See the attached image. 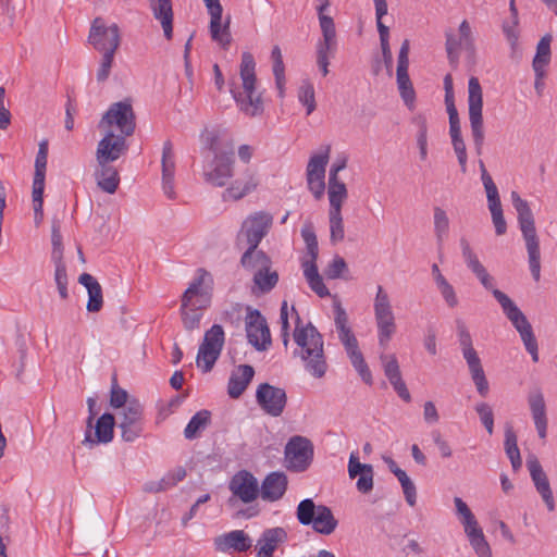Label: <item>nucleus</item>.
<instances>
[{
  "instance_id": "obj_6",
  "label": "nucleus",
  "mask_w": 557,
  "mask_h": 557,
  "mask_svg": "<svg viewBox=\"0 0 557 557\" xmlns=\"http://www.w3.org/2000/svg\"><path fill=\"white\" fill-rule=\"evenodd\" d=\"M373 311L379 345L385 349L396 332V322L389 296L381 285L376 287Z\"/></svg>"
},
{
  "instance_id": "obj_18",
  "label": "nucleus",
  "mask_w": 557,
  "mask_h": 557,
  "mask_svg": "<svg viewBox=\"0 0 557 557\" xmlns=\"http://www.w3.org/2000/svg\"><path fill=\"white\" fill-rule=\"evenodd\" d=\"M128 150L126 137L115 135L112 129H107L104 136L99 140L96 150L97 163H112Z\"/></svg>"
},
{
  "instance_id": "obj_62",
  "label": "nucleus",
  "mask_w": 557,
  "mask_h": 557,
  "mask_svg": "<svg viewBox=\"0 0 557 557\" xmlns=\"http://www.w3.org/2000/svg\"><path fill=\"white\" fill-rule=\"evenodd\" d=\"M449 119V135L451 141L463 140L457 108H447Z\"/></svg>"
},
{
  "instance_id": "obj_56",
  "label": "nucleus",
  "mask_w": 557,
  "mask_h": 557,
  "mask_svg": "<svg viewBox=\"0 0 557 557\" xmlns=\"http://www.w3.org/2000/svg\"><path fill=\"white\" fill-rule=\"evenodd\" d=\"M127 392L117 385L116 375L112 376V386L110 393V406L112 408H124L129 403Z\"/></svg>"
},
{
  "instance_id": "obj_64",
  "label": "nucleus",
  "mask_w": 557,
  "mask_h": 557,
  "mask_svg": "<svg viewBox=\"0 0 557 557\" xmlns=\"http://www.w3.org/2000/svg\"><path fill=\"white\" fill-rule=\"evenodd\" d=\"M491 214H492V221L495 226V233L497 235H504L507 232V223L504 219L502 205H498L496 207H488Z\"/></svg>"
},
{
  "instance_id": "obj_27",
  "label": "nucleus",
  "mask_w": 557,
  "mask_h": 557,
  "mask_svg": "<svg viewBox=\"0 0 557 557\" xmlns=\"http://www.w3.org/2000/svg\"><path fill=\"white\" fill-rule=\"evenodd\" d=\"M287 484V476L283 472H271L262 481L260 495L267 502H276L284 496Z\"/></svg>"
},
{
  "instance_id": "obj_4",
  "label": "nucleus",
  "mask_w": 557,
  "mask_h": 557,
  "mask_svg": "<svg viewBox=\"0 0 557 557\" xmlns=\"http://www.w3.org/2000/svg\"><path fill=\"white\" fill-rule=\"evenodd\" d=\"M510 197L512 206L518 214V222L522 236L525 240L530 271L534 281L539 282L541 277V253L534 216L528 201L522 199L517 191H511Z\"/></svg>"
},
{
  "instance_id": "obj_13",
  "label": "nucleus",
  "mask_w": 557,
  "mask_h": 557,
  "mask_svg": "<svg viewBox=\"0 0 557 557\" xmlns=\"http://www.w3.org/2000/svg\"><path fill=\"white\" fill-rule=\"evenodd\" d=\"M115 125L120 134L125 137L132 136L136 128L135 114L128 101H119L110 106L99 122V128H108Z\"/></svg>"
},
{
  "instance_id": "obj_7",
  "label": "nucleus",
  "mask_w": 557,
  "mask_h": 557,
  "mask_svg": "<svg viewBox=\"0 0 557 557\" xmlns=\"http://www.w3.org/2000/svg\"><path fill=\"white\" fill-rule=\"evenodd\" d=\"M468 106L471 135L478 156L482 154L484 145V127H483V96L480 82L472 76L468 83Z\"/></svg>"
},
{
  "instance_id": "obj_36",
  "label": "nucleus",
  "mask_w": 557,
  "mask_h": 557,
  "mask_svg": "<svg viewBox=\"0 0 557 557\" xmlns=\"http://www.w3.org/2000/svg\"><path fill=\"white\" fill-rule=\"evenodd\" d=\"M153 17L160 22L163 35L173 33V4L172 0H149Z\"/></svg>"
},
{
  "instance_id": "obj_15",
  "label": "nucleus",
  "mask_w": 557,
  "mask_h": 557,
  "mask_svg": "<svg viewBox=\"0 0 557 557\" xmlns=\"http://www.w3.org/2000/svg\"><path fill=\"white\" fill-rule=\"evenodd\" d=\"M48 158V143L41 141L35 160V174L33 180V203L35 220L38 223L42 219L45 177Z\"/></svg>"
},
{
  "instance_id": "obj_19",
  "label": "nucleus",
  "mask_w": 557,
  "mask_h": 557,
  "mask_svg": "<svg viewBox=\"0 0 557 557\" xmlns=\"http://www.w3.org/2000/svg\"><path fill=\"white\" fill-rule=\"evenodd\" d=\"M246 333L248 343L259 351L265 350L271 344V334L267 321L257 309H248Z\"/></svg>"
},
{
  "instance_id": "obj_54",
  "label": "nucleus",
  "mask_w": 557,
  "mask_h": 557,
  "mask_svg": "<svg viewBox=\"0 0 557 557\" xmlns=\"http://www.w3.org/2000/svg\"><path fill=\"white\" fill-rule=\"evenodd\" d=\"M454 503L457 515L460 517V522L463 525L465 531H468V529L479 525L474 515L472 513L468 505L460 497H455Z\"/></svg>"
},
{
  "instance_id": "obj_9",
  "label": "nucleus",
  "mask_w": 557,
  "mask_h": 557,
  "mask_svg": "<svg viewBox=\"0 0 557 557\" xmlns=\"http://www.w3.org/2000/svg\"><path fill=\"white\" fill-rule=\"evenodd\" d=\"M213 288L212 274L206 269L199 268L181 299H184V306L190 301L193 306L198 308H209L212 301Z\"/></svg>"
},
{
  "instance_id": "obj_52",
  "label": "nucleus",
  "mask_w": 557,
  "mask_h": 557,
  "mask_svg": "<svg viewBox=\"0 0 557 557\" xmlns=\"http://www.w3.org/2000/svg\"><path fill=\"white\" fill-rule=\"evenodd\" d=\"M298 100L306 107L307 115H310L315 110L314 87L310 82L306 81L300 85L298 89Z\"/></svg>"
},
{
  "instance_id": "obj_16",
  "label": "nucleus",
  "mask_w": 557,
  "mask_h": 557,
  "mask_svg": "<svg viewBox=\"0 0 557 557\" xmlns=\"http://www.w3.org/2000/svg\"><path fill=\"white\" fill-rule=\"evenodd\" d=\"M256 400L260 408L271 417H280L287 404L284 388L261 383L256 391Z\"/></svg>"
},
{
  "instance_id": "obj_33",
  "label": "nucleus",
  "mask_w": 557,
  "mask_h": 557,
  "mask_svg": "<svg viewBox=\"0 0 557 557\" xmlns=\"http://www.w3.org/2000/svg\"><path fill=\"white\" fill-rule=\"evenodd\" d=\"M337 37H322L315 45L317 65L323 76L329 74L330 60L333 59L337 51Z\"/></svg>"
},
{
  "instance_id": "obj_32",
  "label": "nucleus",
  "mask_w": 557,
  "mask_h": 557,
  "mask_svg": "<svg viewBox=\"0 0 557 557\" xmlns=\"http://www.w3.org/2000/svg\"><path fill=\"white\" fill-rule=\"evenodd\" d=\"M240 264L246 271L252 272L255 275L259 271L272 268V260L258 247L248 246L240 257Z\"/></svg>"
},
{
  "instance_id": "obj_17",
  "label": "nucleus",
  "mask_w": 557,
  "mask_h": 557,
  "mask_svg": "<svg viewBox=\"0 0 557 557\" xmlns=\"http://www.w3.org/2000/svg\"><path fill=\"white\" fill-rule=\"evenodd\" d=\"M228 490L233 495L228 499L231 505L234 503V498H238L244 504L252 503L260 494L258 480L247 470H240L232 476L228 482Z\"/></svg>"
},
{
  "instance_id": "obj_63",
  "label": "nucleus",
  "mask_w": 557,
  "mask_h": 557,
  "mask_svg": "<svg viewBox=\"0 0 557 557\" xmlns=\"http://www.w3.org/2000/svg\"><path fill=\"white\" fill-rule=\"evenodd\" d=\"M482 183H483L485 191H486L488 207H496L498 205H502L498 189H497L495 183L493 182L492 176L485 175Z\"/></svg>"
},
{
  "instance_id": "obj_14",
  "label": "nucleus",
  "mask_w": 557,
  "mask_h": 557,
  "mask_svg": "<svg viewBox=\"0 0 557 557\" xmlns=\"http://www.w3.org/2000/svg\"><path fill=\"white\" fill-rule=\"evenodd\" d=\"M273 224V216L267 211H257L249 214L243 222L238 233V240L244 238L248 246L258 247L268 235Z\"/></svg>"
},
{
  "instance_id": "obj_60",
  "label": "nucleus",
  "mask_w": 557,
  "mask_h": 557,
  "mask_svg": "<svg viewBox=\"0 0 557 557\" xmlns=\"http://www.w3.org/2000/svg\"><path fill=\"white\" fill-rule=\"evenodd\" d=\"M475 411L487 433L492 435L494 431V413L492 407L486 403H479L475 406Z\"/></svg>"
},
{
  "instance_id": "obj_46",
  "label": "nucleus",
  "mask_w": 557,
  "mask_h": 557,
  "mask_svg": "<svg viewBox=\"0 0 557 557\" xmlns=\"http://www.w3.org/2000/svg\"><path fill=\"white\" fill-rule=\"evenodd\" d=\"M327 195L330 200V211L342 212V205L344 200L347 198L346 185L339 180H329Z\"/></svg>"
},
{
  "instance_id": "obj_26",
  "label": "nucleus",
  "mask_w": 557,
  "mask_h": 557,
  "mask_svg": "<svg viewBox=\"0 0 557 557\" xmlns=\"http://www.w3.org/2000/svg\"><path fill=\"white\" fill-rule=\"evenodd\" d=\"M286 539L287 533L283 528L265 529L257 541L256 557H273L278 545L284 543Z\"/></svg>"
},
{
  "instance_id": "obj_53",
  "label": "nucleus",
  "mask_w": 557,
  "mask_h": 557,
  "mask_svg": "<svg viewBox=\"0 0 557 557\" xmlns=\"http://www.w3.org/2000/svg\"><path fill=\"white\" fill-rule=\"evenodd\" d=\"M208 12L211 16L210 33L211 35H220L222 29V7L219 0H203Z\"/></svg>"
},
{
  "instance_id": "obj_39",
  "label": "nucleus",
  "mask_w": 557,
  "mask_h": 557,
  "mask_svg": "<svg viewBox=\"0 0 557 557\" xmlns=\"http://www.w3.org/2000/svg\"><path fill=\"white\" fill-rule=\"evenodd\" d=\"M211 411L202 409L197 411L184 429V436L188 441L198 438L211 423Z\"/></svg>"
},
{
  "instance_id": "obj_30",
  "label": "nucleus",
  "mask_w": 557,
  "mask_h": 557,
  "mask_svg": "<svg viewBox=\"0 0 557 557\" xmlns=\"http://www.w3.org/2000/svg\"><path fill=\"white\" fill-rule=\"evenodd\" d=\"M259 185L256 173L246 171L244 177L235 180L224 191V199L239 200L251 194Z\"/></svg>"
},
{
  "instance_id": "obj_58",
  "label": "nucleus",
  "mask_w": 557,
  "mask_h": 557,
  "mask_svg": "<svg viewBox=\"0 0 557 557\" xmlns=\"http://www.w3.org/2000/svg\"><path fill=\"white\" fill-rule=\"evenodd\" d=\"M51 244H52L51 261L52 262L63 261L62 235L60 232V224L55 221L52 224Z\"/></svg>"
},
{
  "instance_id": "obj_55",
  "label": "nucleus",
  "mask_w": 557,
  "mask_h": 557,
  "mask_svg": "<svg viewBox=\"0 0 557 557\" xmlns=\"http://www.w3.org/2000/svg\"><path fill=\"white\" fill-rule=\"evenodd\" d=\"M54 264V282L62 299L69 298L67 290V273L64 261L53 262Z\"/></svg>"
},
{
  "instance_id": "obj_5",
  "label": "nucleus",
  "mask_w": 557,
  "mask_h": 557,
  "mask_svg": "<svg viewBox=\"0 0 557 557\" xmlns=\"http://www.w3.org/2000/svg\"><path fill=\"white\" fill-rule=\"evenodd\" d=\"M456 330L462 356L469 368L471 379L478 393L482 397H485L490 392V385L485 376L481 359L479 358L476 350L473 348L471 334L466 323L460 319L456 320Z\"/></svg>"
},
{
  "instance_id": "obj_2",
  "label": "nucleus",
  "mask_w": 557,
  "mask_h": 557,
  "mask_svg": "<svg viewBox=\"0 0 557 557\" xmlns=\"http://www.w3.org/2000/svg\"><path fill=\"white\" fill-rule=\"evenodd\" d=\"M292 310L296 314V325L293 337L298 346V349L294 351V356L300 357L307 372L315 379H321L327 371L323 336L311 322L302 324L294 307Z\"/></svg>"
},
{
  "instance_id": "obj_49",
  "label": "nucleus",
  "mask_w": 557,
  "mask_h": 557,
  "mask_svg": "<svg viewBox=\"0 0 557 557\" xmlns=\"http://www.w3.org/2000/svg\"><path fill=\"white\" fill-rule=\"evenodd\" d=\"M505 451L509 458L512 469L518 470L521 465L520 450L517 444V435L511 428H507L505 431Z\"/></svg>"
},
{
  "instance_id": "obj_35",
  "label": "nucleus",
  "mask_w": 557,
  "mask_h": 557,
  "mask_svg": "<svg viewBox=\"0 0 557 557\" xmlns=\"http://www.w3.org/2000/svg\"><path fill=\"white\" fill-rule=\"evenodd\" d=\"M95 177L99 188L108 194H114L120 184V174L111 163H98Z\"/></svg>"
},
{
  "instance_id": "obj_57",
  "label": "nucleus",
  "mask_w": 557,
  "mask_h": 557,
  "mask_svg": "<svg viewBox=\"0 0 557 557\" xmlns=\"http://www.w3.org/2000/svg\"><path fill=\"white\" fill-rule=\"evenodd\" d=\"M330 238L332 243H338L344 239V224L342 212L339 211H330Z\"/></svg>"
},
{
  "instance_id": "obj_45",
  "label": "nucleus",
  "mask_w": 557,
  "mask_h": 557,
  "mask_svg": "<svg viewBox=\"0 0 557 557\" xmlns=\"http://www.w3.org/2000/svg\"><path fill=\"white\" fill-rule=\"evenodd\" d=\"M271 59L273 61V75L275 78L276 89L278 97L283 98L285 95V66L283 62L282 52L278 46H274L271 52Z\"/></svg>"
},
{
  "instance_id": "obj_50",
  "label": "nucleus",
  "mask_w": 557,
  "mask_h": 557,
  "mask_svg": "<svg viewBox=\"0 0 557 557\" xmlns=\"http://www.w3.org/2000/svg\"><path fill=\"white\" fill-rule=\"evenodd\" d=\"M449 219L445 210L440 207L434 208V233L437 245L441 247L448 235Z\"/></svg>"
},
{
  "instance_id": "obj_47",
  "label": "nucleus",
  "mask_w": 557,
  "mask_h": 557,
  "mask_svg": "<svg viewBox=\"0 0 557 557\" xmlns=\"http://www.w3.org/2000/svg\"><path fill=\"white\" fill-rule=\"evenodd\" d=\"M330 148L324 153L313 154L307 165V180L325 178V168L329 162Z\"/></svg>"
},
{
  "instance_id": "obj_41",
  "label": "nucleus",
  "mask_w": 557,
  "mask_h": 557,
  "mask_svg": "<svg viewBox=\"0 0 557 557\" xmlns=\"http://www.w3.org/2000/svg\"><path fill=\"white\" fill-rule=\"evenodd\" d=\"M338 522L335 519L332 510L324 505H319L318 515L314 522L311 523L312 529L320 534L330 535L337 527Z\"/></svg>"
},
{
  "instance_id": "obj_11",
  "label": "nucleus",
  "mask_w": 557,
  "mask_h": 557,
  "mask_svg": "<svg viewBox=\"0 0 557 557\" xmlns=\"http://www.w3.org/2000/svg\"><path fill=\"white\" fill-rule=\"evenodd\" d=\"M144 407L135 398L117 413L116 425L121 430L122 440L125 442H134L144 432Z\"/></svg>"
},
{
  "instance_id": "obj_22",
  "label": "nucleus",
  "mask_w": 557,
  "mask_h": 557,
  "mask_svg": "<svg viewBox=\"0 0 557 557\" xmlns=\"http://www.w3.org/2000/svg\"><path fill=\"white\" fill-rule=\"evenodd\" d=\"M214 546L222 553H245L252 547V540L244 530H233L215 537Z\"/></svg>"
},
{
  "instance_id": "obj_44",
  "label": "nucleus",
  "mask_w": 557,
  "mask_h": 557,
  "mask_svg": "<svg viewBox=\"0 0 557 557\" xmlns=\"http://www.w3.org/2000/svg\"><path fill=\"white\" fill-rule=\"evenodd\" d=\"M465 533L469 539L470 545L479 557H492L490 544L487 543L480 525L468 529Z\"/></svg>"
},
{
  "instance_id": "obj_1",
  "label": "nucleus",
  "mask_w": 557,
  "mask_h": 557,
  "mask_svg": "<svg viewBox=\"0 0 557 557\" xmlns=\"http://www.w3.org/2000/svg\"><path fill=\"white\" fill-rule=\"evenodd\" d=\"M462 259L467 268L475 275L482 286L491 290L494 298L500 305L504 314L511 322L513 327L520 334L522 341L535 336L531 323L518 306L502 290L494 288V278L490 275L485 267L479 260L478 255L471 248L470 243L462 237L460 239Z\"/></svg>"
},
{
  "instance_id": "obj_43",
  "label": "nucleus",
  "mask_w": 557,
  "mask_h": 557,
  "mask_svg": "<svg viewBox=\"0 0 557 557\" xmlns=\"http://www.w3.org/2000/svg\"><path fill=\"white\" fill-rule=\"evenodd\" d=\"M335 327L338 334V339L343 345L348 344L356 338L351 327L349 326L348 315L346 310L337 304L335 306Z\"/></svg>"
},
{
  "instance_id": "obj_10",
  "label": "nucleus",
  "mask_w": 557,
  "mask_h": 557,
  "mask_svg": "<svg viewBox=\"0 0 557 557\" xmlns=\"http://www.w3.org/2000/svg\"><path fill=\"white\" fill-rule=\"evenodd\" d=\"M224 330L220 324H213L206 333L203 342L199 346L197 355V366L202 372L212 370L214 363L219 359L224 346Z\"/></svg>"
},
{
  "instance_id": "obj_3",
  "label": "nucleus",
  "mask_w": 557,
  "mask_h": 557,
  "mask_svg": "<svg viewBox=\"0 0 557 557\" xmlns=\"http://www.w3.org/2000/svg\"><path fill=\"white\" fill-rule=\"evenodd\" d=\"M256 62L251 53L244 52L240 62L242 91L232 90L233 97L242 112L248 116L263 113L262 92L257 88Z\"/></svg>"
},
{
  "instance_id": "obj_61",
  "label": "nucleus",
  "mask_w": 557,
  "mask_h": 557,
  "mask_svg": "<svg viewBox=\"0 0 557 557\" xmlns=\"http://www.w3.org/2000/svg\"><path fill=\"white\" fill-rule=\"evenodd\" d=\"M119 32L117 24L108 25L102 17H96L91 23L89 35H119Z\"/></svg>"
},
{
  "instance_id": "obj_28",
  "label": "nucleus",
  "mask_w": 557,
  "mask_h": 557,
  "mask_svg": "<svg viewBox=\"0 0 557 557\" xmlns=\"http://www.w3.org/2000/svg\"><path fill=\"white\" fill-rule=\"evenodd\" d=\"M527 466L530 471L532 481L534 482V485L536 487V491L541 494L548 510H553L555 506L553 493L550 490L548 479L545 472L543 471L541 463L536 458H532L527 461Z\"/></svg>"
},
{
  "instance_id": "obj_23",
  "label": "nucleus",
  "mask_w": 557,
  "mask_h": 557,
  "mask_svg": "<svg viewBox=\"0 0 557 557\" xmlns=\"http://www.w3.org/2000/svg\"><path fill=\"white\" fill-rule=\"evenodd\" d=\"M348 474L351 479L359 476L356 483L357 490L362 494H368L373 488V467L368 463H361L357 453H351L348 461Z\"/></svg>"
},
{
  "instance_id": "obj_31",
  "label": "nucleus",
  "mask_w": 557,
  "mask_h": 557,
  "mask_svg": "<svg viewBox=\"0 0 557 557\" xmlns=\"http://www.w3.org/2000/svg\"><path fill=\"white\" fill-rule=\"evenodd\" d=\"M255 375V370L249 364H240L235 371L232 372L228 384L227 393L231 398H238L246 391L248 384Z\"/></svg>"
},
{
  "instance_id": "obj_24",
  "label": "nucleus",
  "mask_w": 557,
  "mask_h": 557,
  "mask_svg": "<svg viewBox=\"0 0 557 557\" xmlns=\"http://www.w3.org/2000/svg\"><path fill=\"white\" fill-rule=\"evenodd\" d=\"M161 166L163 191L168 198L174 199L175 154L173 150V144L171 140H166L163 144Z\"/></svg>"
},
{
  "instance_id": "obj_42",
  "label": "nucleus",
  "mask_w": 557,
  "mask_h": 557,
  "mask_svg": "<svg viewBox=\"0 0 557 557\" xmlns=\"http://www.w3.org/2000/svg\"><path fill=\"white\" fill-rule=\"evenodd\" d=\"M206 309L207 308H198L197 306H193L190 301L184 306V299H181L180 313L185 330L194 331L199 329L201 319L203 317V311Z\"/></svg>"
},
{
  "instance_id": "obj_25",
  "label": "nucleus",
  "mask_w": 557,
  "mask_h": 557,
  "mask_svg": "<svg viewBox=\"0 0 557 557\" xmlns=\"http://www.w3.org/2000/svg\"><path fill=\"white\" fill-rule=\"evenodd\" d=\"M115 425V418L112 413L104 412L99 417L95 425V437H92L91 430L86 429L83 443L94 446L99 443H109L113 440V429Z\"/></svg>"
},
{
  "instance_id": "obj_48",
  "label": "nucleus",
  "mask_w": 557,
  "mask_h": 557,
  "mask_svg": "<svg viewBox=\"0 0 557 557\" xmlns=\"http://www.w3.org/2000/svg\"><path fill=\"white\" fill-rule=\"evenodd\" d=\"M252 282L260 293L265 294L276 286L278 282V273L277 271L268 268L267 270L257 272L253 275Z\"/></svg>"
},
{
  "instance_id": "obj_29",
  "label": "nucleus",
  "mask_w": 557,
  "mask_h": 557,
  "mask_svg": "<svg viewBox=\"0 0 557 557\" xmlns=\"http://www.w3.org/2000/svg\"><path fill=\"white\" fill-rule=\"evenodd\" d=\"M528 403L537 434L544 440L547 435V417L544 396L540 391L533 392L529 395Z\"/></svg>"
},
{
  "instance_id": "obj_34",
  "label": "nucleus",
  "mask_w": 557,
  "mask_h": 557,
  "mask_svg": "<svg viewBox=\"0 0 557 557\" xmlns=\"http://www.w3.org/2000/svg\"><path fill=\"white\" fill-rule=\"evenodd\" d=\"M79 284L88 292L87 310L98 312L103 306L102 288L98 281L89 273H83L78 277Z\"/></svg>"
},
{
  "instance_id": "obj_51",
  "label": "nucleus",
  "mask_w": 557,
  "mask_h": 557,
  "mask_svg": "<svg viewBox=\"0 0 557 557\" xmlns=\"http://www.w3.org/2000/svg\"><path fill=\"white\" fill-rule=\"evenodd\" d=\"M319 506L311 498L301 500L297 506V519L302 525H311L318 515Z\"/></svg>"
},
{
  "instance_id": "obj_59",
  "label": "nucleus",
  "mask_w": 557,
  "mask_h": 557,
  "mask_svg": "<svg viewBox=\"0 0 557 557\" xmlns=\"http://www.w3.org/2000/svg\"><path fill=\"white\" fill-rule=\"evenodd\" d=\"M442 297L446 301L447 306L455 308L458 305V298L456 296L453 285L445 278L444 275L437 277L436 284Z\"/></svg>"
},
{
  "instance_id": "obj_20",
  "label": "nucleus",
  "mask_w": 557,
  "mask_h": 557,
  "mask_svg": "<svg viewBox=\"0 0 557 557\" xmlns=\"http://www.w3.org/2000/svg\"><path fill=\"white\" fill-rule=\"evenodd\" d=\"M409 40H404L401 44L399 53H398V61H397V71H396V77H397V85L400 92V96L406 103V106L409 109H413L414 107V100H416V92L413 89V86L411 84L409 74H408V66H409Z\"/></svg>"
},
{
  "instance_id": "obj_21",
  "label": "nucleus",
  "mask_w": 557,
  "mask_h": 557,
  "mask_svg": "<svg viewBox=\"0 0 557 557\" xmlns=\"http://www.w3.org/2000/svg\"><path fill=\"white\" fill-rule=\"evenodd\" d=\"M121 37H88V44L102 53L97 81L104 82L111 72L114 53L121 45Z\"/></svg>"
},
{
  "instance_id": "obj_8",
  "label": "nucleus",
  "mask_w": 557,
  "mask_h": 557,
  "mask_svg": "<svg viewBox=\"0 0 557 557\" xmlns=\"http://www.w3.org/2000/svg\"><path fill=\"white\" fill-rule=\"evenodd\" d=\"M234 150L215 152L212 160L206 162L202 168V176L206 183L214 187H223L234 175Z\"/></svg>"
},
{
  "instance_id": "obj_38",
  "label": "nucleus",
  "mask_w": 557,
  "mask_h": 557,
  "mask_svg": "<svg viewBox=\"0 0 557 557\" xmlns=\"http://www.w3.org/2000/svg\"><path fill=\"white\" fill-rule=\"evenodd\" d=\"M553 37H541L536 46V53L533 58L532 66L536 79H541L545 75V67L549 64L552 58V44Z\"/></svg>"
},
{
  "instance_id": "obj_40",
  "label": "nucleus",
  "mask_w": 557,
  "mask_h": 557,
  "mask_svg": "<svg viewBox=\"0 0 557 557\" xmlns=\"http://www.w3.org/2000/svg\"><path fill=\"white\" fill-rule=\"evenodd\" d=\"M304 276L309 287L321 298L330 296V290L325 286L322 276L319 273L318 265L310 262H301Z\"/></svg>"
},
{
  "instance_id": "obj_12",
  "label": "nucleus",
  "mask_w": 557,
  "mask_h": 557,
  "mask_svg": "<svg viewBox=\"0 0 557 557\" xmlns=\"http://www.w3.org/2000/svg\"><path fill=\"white\" fill-rule=\"evenodd\" d=\"M285 467L293 472L306 471L313 460V445L304 436H293L285 446Z\"/></svg>"
},
{
  "instance_id": "obj_37",
  "label": "nucleus",
  "mask_w": 557,
  "mask_h": 557,
  "mask_svg": "<svg viewBox=\"0 0 557 557\" xmlns=\"http://www.w3.org/2000/svg\"><path fill=\"white\" fill-rule=\"evenodd\" d=\"M346 354L355 368V370L359 373L362 381L369 385L372 384V374L371 371L364 361L363 355L359 349V344L357 338L354 341L350 339L348 344L343 345Z\"/></svg>"
}]
</instances>
